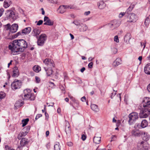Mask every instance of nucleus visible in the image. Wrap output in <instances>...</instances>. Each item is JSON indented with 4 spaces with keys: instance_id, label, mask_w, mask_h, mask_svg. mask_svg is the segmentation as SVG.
<instances>
[{
    "instance_id": "obj_1",
    "label": "nucleus",
    "mask_w": 150,
    "mask_h": 150,
    "mask_svg": "<svg viewBox=\"0 0 150 150\" xmlns=\"http://www.w3.org/2000/svg\"><path fill=\"white\" fill-rule=\"evenodd\" d=\"M26 42L23 39L15 40L10 43L8 47L11 52L14 53L22 52L27 47Z\"/></svg>"
},
{
    "instance_id": "obj_2",
    "label": "nucleus",
    "mask_w": 150,
    "mask_h": 150,
    "mask_svg": "<svg viewBox=\"0 0 150 150\" xmlns=\"http://www.w3.org/2000/svg\"><path fill=\"white\" fill-rule=\"evenodd\" d=\"M139 109L141 110L139 116L141 118H146L150 114V98L145 97L140 104Z\"/></svg>"
},
{
    "instance_id": "obj_3",
    "label": "nucleus",
    "mask_w": 150,
    "mask_h": 150,
    "mask_svg": "<svg viewBox=\"0 0 150 150\" xmlns=\"http://www.w3.org/2000/svg\"><path fill=\"white\" fill-rule=\"evenodd\" d=\"M23 98L25 100H34L35 97L33 94L31 93L30 90L29 89H25L24 91V95Z\"/></svg>"
},
{
    "instance_id": "obj_4",
    "label": "nucleus",
    "mask_w": 150,
    "mask_h": 150,
    "mask_svg": "<svg viewBox=\"0 0 150 150\" xmlns=\"http://www.w3.org/2000/svg\"><path fill=\"white\" fill-rule=\"evenodd\" d=\"M22 85L21 81L17 79H15L11 83L12 89L14 90L21 88Z\"/></svg>"
},
{
    "instance_id": "obj_5",
    "label": "nucleus",
    "mask_w": 150,
    "mask_h": 150,
    "mask_svg": "<svg viewBox=\"0 0 150 150\" xmlns=\"http://www.w3.org/2000/svg\"><path fill=\"white\" fill-rule=\"evenodd\" d=\"M138 117V113L134 112L130 113L129 115V120L128 122L130 125L133 124L136 120Z\"/></svg>"
},
{
    "instance_id": "obj_6",
    "label": "nucleus",
    "mask_w": 150,
    "mask_h": 150,
    "mask_svg": "<svg viewBox=\"0 0 150 150\" xmlns=\"http://www.w3.org/2000/svg\"><path fill=\"white\" fill-rule=\"evenodd\" d=\"M47 39V36L46 34H42L39 37L38 40V44L40 46L42 45L45 41Z\"/></svg>"
},
{
    "instance_id": "obj_7",
    "label": "nucleus",
    "mask_w": 150,
    "mask_h": 150,
    "mask_svg": "<svg viewBox=\"0 0 150 150\" xmlns=\"http://www.w3.org/2000/svg\"><path fill=\"white\" fill-rule=\"evenodd\" d=\"M120 24V21L116 20L113 21L108 24V27L113 30L116 28L118 27Z\"/></svg>"
},
{
    "instance_id": "obj_8",
    "label": "nucleus",
    "mask_w": 150,
    "mask_h": 150,
    "mask_svg": "<svg viewBox=\"0 0 150 150\" xmlns=\"http://www.w3.org/2000/svg\"><path fill=\"white\" fill-rule=\"evenodd\" d=\"M43 63L49 67H54L55 64L53 61L49 58H46L43 61Z\"/></svg>"
},
{
    "instance_id": "obj_9",
    "label": "nucleus",
    "mask_w": 150,
    "mask_h": 150,
    "mask_svg": "<svg viewBox=\"0 0 150 150\" xmlns=\"http://www.w3.org/2000/svg\"><path fill=\"white\" fill-rule=\"evenodd\" d=\"M7 13H9V18L13 20H15L18 17V15L16 14H15L13 10H8L7 11Z\"/></svg>"
},
{
    "instance_id": "obj_10",
    "label": "nucleus",
    "mask_w": 150,
    "mask_h": 150,
    "mask_svg": "<svg viewBox=\"0 0 150 150\" xmlns=\"http://www.w3.org/2000/svg\"><path fill=\"white\" fill-rule=\"evenodd\" d=\"M142 150H148L149 147V144L146 142L143 141L140 142L138 144Z\"/></svg>"
},
{
    "instance_id": "obj_11",
    "label": "nucleus",
    "mask_w": 150,
    "mask_h": 150,
    "mask_svg": "<svg viewBox=\"0 0 150 150\" xmlns=\"http://www.w3.org/2000/svg\"><path fill=\"white\" fill-rule=\"evenodd\" d=\"M72 8L71 6L66 5V6H61L59 8V12L60 13H64L67 9H70Z\"/></svg>"
},
{
    "instance_id": "obj_12",
    "label": "nucleus",
    "mask_w": 150,
    "mask_h": 150,
    "mask_svg": "<svg viewBox=\"0 0 150 150\" xmlns=\"http://www.w3.org/2000/svg\"><path fill=\"white\" fill-rule=\"evenodd\" d=\"M44 21L45 22L44 23V25H52L54 24V22L50 20L49 18L46 16L44 17Z\"/></svg>"
},
{
    "instance_id": "obj_13",
    "label": "nucleus",
    "mask_w": 150,
    "mask_h": 150,
    "mask_svg": "<svg viewBox=\"0 0 150 150\" xmlns=\"http://www.w3.org/2000/svg\"><path fill=\"white\" fill-rule=\"evenodd\" d=\"M141 137L143 140L147 141L149 139L150 136L147 132L143 131Z\"/></svg>"
},
{
    "instance_id": "obj_14",
    "label": "nucleus",
    "mask_w": 150,
    "mask_h": 150,
    "mask_svg": "<svg viewBox=\"0 0 150 150\" xmlns=\"http://www.w3.org/2000/svg\"><path fill=\"white\" fill-rule=\"evenodd\" d=\"M137 19V17L135 14L134 13H131L129 15V22H135Z\"/></svg>"
},
{
    "instance_id": "obj_15",
    "label": "nucleus",
    "mask_w": 150,
    "mask_h": 150,
    "mask_svg": "<svg viewBox=\"0 0 150 150\" xmlns=\"http://www.w3.org/2000/svg\"><path fill=\"white\" fill-rule=\"evenodd\" d=\"M18 27L17 24L15 23L12 24L10 30V32L12 33H14L17 31Z\"/></svg>"
},
{
    "instance_id": "obj_16",
    "label": "nucleus",
    "mask_w": 150,
    "mask_h": 150,
    "mask_svg": "<svg viewBox=\"0 0 150 150\" xmlns=\"http://www.w3.org/2000/svg\"><path fill=\"white\" fill-rule=\"evenodd\" d=\"M40 31L39 29L37 28H34L32 32V35L37 38H38V36L40 33Z\"/></svg>"
},
{
    "instance_id": "obj_17",
    "label": "nucleus",
    "mask_w": 150,
    "mask_h": 150,
    "mask_svg": "<svg viewBox=\"0 0 150 150\" xmlns=\"http://www.w3.org/2000/svg\"><path fill=\"white\" fill-rule=\"evenodd\" d=\"M13 74L12 76L13 77H16L18 76L19 75V71L17 67H14L13 69Z\"/></svg>"
},
{
    "instance_id": "obj_18",
    "label": "nucleus",
    "mask_w": 150,
    "mask_h": 150,
    "mask_svg": "<svg viewBox=\"0 0 150 150\" xmlns=\"http://www.w3.org/2000/svg\"><path fill=\"white\" fill-rule=\"evenodd\" d=\"M144 71L147 74H150V64L146 65L144 68Z\"/></svg>"
},
{
    "instance_id": "obj_19",
    "label": "nucleus",
    "mask_w": 150,
    "mask_h": 150,
    "mask_svg": "<svg viewBox=\"0 0 150 150\" xmlns=\"http://www.w3.org/2000/svg\"><path fill=\"white\" fill-rule=\"evenodd\" d=\"M12 4L10 0H5L4 3V6L5 8L8 7Z\"/></svg>"
},
{
    "instance_id": "obj_20",
    "label": "nucleus",
    "mask_w": 150,
    "mask_h": 150,
    "mask_svg": "<svg viewBox=\"0 0 150 150\" xmlns=\"http://www.w3.org/2000/svg\"><path fill=\"white\" fill-rule=\"evenodd\" d=\"M65 132L67 134H70L71 132V129L69 126V123L68 121L66 122Z\"/></svg>"
},
{
    "instance_id": "obj_21",
    "label": "nucleus",
    "mask_w": 150,
    "mask_h": 150,
    "mask_svg": "<svg viewBox=\"0 0 150 150\" xmlns=\"http://www.w3.org/2000/svg\"><path fill=\"white\" fill-rule=\"evenodd\" d=\"M98 8L100 9H104L106 6V4L103 1H99L98 4Z\"/></svg>"
},
{
    "instance_id": "obj_22",
    "label": "nucleus",
    "mask_w": 150,
    "mask_h": 150,
    "mask_svg": "<svg viewBox=\"0 0 150 150\" xmlns=\"http://www.w3.org/2000/svg\"><path fill=\"white\" fill-rule=\"evenodd\" d=\"M31 29L30 27H28L25 28L22 31L24 35L28 34L30 32Z\"/></svg>"
},
{
    "instance_id": "obj_23",
    "label": "nucleus",
    "mask_w": 150,
    "mask_h": 150,
    "mask_svg": "<svg viewBox=\"0 0 150 150\" xmlns=\"http://www.w3.org/2000/svg\"><path fill=\"white\" fill-rule=\"evenodd\" d=\"M122 64V60L120 58H117L114 62L113 66L116 67Z\"/></svg>"
},
{
    "instance_id": "obj_24",
    "label": "nucleus",
    "mask_w": 150,
    "mask_h": 150,
    "mask_svg": "<svg viewBox=\"0 0 150 150\" xmlns=\"http://www.w3.org/2000/svg\"><path fill=\"white\" fill-rule=\"evenodd\" d=\"M131 38V34L129 33H127L124 36V40L126 43L129 42Z\"/></svg>"
},
{
    "instance_id": "obj_25",
    "label": "nucleus",
    "mask_w": 150,
    "mask_h": 150,
    "mask_svg": "<svg viewBox=\"0 0 150 150\" xmlns=\"http://www.w3.org/2000/svg\"><path fill=\"white\" fill-rule=\"evenodd\" d=\"M100 137L95 136L93 139V141L96 144H99L101 141Z\"/></svg>"
},
{
    "instance_id": "obj_26",
    "label": "nucleus",
    "mask_w": 150,
    "mask_h": 150,
    "mask_svg": "<svg viewBox=\"0 0 150 150\" xmlns=\"http://www.w3.org/2000/svg\"><path fill=\"white\" fill-rule=\"evenodd\" d=\"M28 133L25 131H22L18 135V139L20 140L22 137H24Z\"/></svg>"
},
{
    "instance_id": "obj_27",
    "label": "nucleus",
    "mask_w": 150,
    "mask_h": 150,
    "mask_svg": "<svg viewBox=\"0 0 150 150\" xmlns=\"http://www.w3.org/2000/svg\"><path fill=\"white\" fill-rule=\"evenodd\" d=\"M52 68V67H50L48 69H47L46 68L44 67V69L46 72V74L48 76H50L52 73L53 71L51 69Z\"/></svg>"
},
{
    "instance_id": "obj_28",
    "label": "nucleus",
    "mask_w": 150,
    "mask_h": 150,
    "mask_svg": "<svg viewBox=\"0 0 150 150\" xmlns=\"http://www.w3.org/2000/svg\"><path fill=\"white\" fill-rule=\"evenodd\" d=\"M81 28H79V30L81 32H84L86 31L88 29V27L85 24H83Z\"/></svg>"
},
{
    "instance_id": "obj_29",
    "label": "nucleus",
    "mask_w": 150,
    "mask_h": 150,
    "mask_svg": "<svg viewBox=\"0 0 150 150\" xmlns=\"http://www.w3.org/2000/svg\"><path fill=\"white\" fill-rule=\"evenodd\" d=\"M91 109L95 112H98L99 110V109L98 108V106L95 104H92L91 105Z\"/></svg>"
},
{
    "instance_id": "obj_30",
    "label": "nucleus",
    "mask_w": 150,
    "mask_h": 150,
    "mask_svg": "<svg viewBox=\"0 0 150 150\" xmlns=\"http://www.w3.org/2000/svg\"><path fill=\"white\" fill-rule=\"evenodd\" d=\"M148 122L145 120H143L141 123V126L142 128H145L148 125Z\"/></svg>"
},
{
    "instance_id": "obj_31",
    "label": "nucleus",
    "mask_w": 150,
    "mask_h": 150,
    "mask_svg": "<svg viewBox=\"0 0 150 150\" xmlns=\"http://www.w3.org/2000/svg\"><path fill=\"white\" fill-rule=\"evenodd\" d=\"M19 36H24L22 31H19L16 34H14L13 35L12 37L13 38H16Z\"/></svg>"
},
{
    "instance_id": "obj_32",
    "label": "nucleus",
    "mask_w": 150,
    "mask_h": 150,
    "mask_svg": "<svg viewBox=\"0 0 150 150\" xmlns=\"http://www.w3.org/2000/svg\"><path fill=\"white\" fill-rule=\"evenodd\" d=\"M28 143L27 139L25 138H23L22 139L20 142V144L21 146H24Z\"/></svg>"
},
{
    "instance_id": "obj_33",
    "label": "nucleus",
    "mask_w": 150,
    "mask_h": 150,
    "mask_svg": "<svg viewBox=\"0 0 150 150\" xmlns=\"http://www.w3.org/2000/svg\"><path fill=\"white\" fill-rule=\"evenodd\" d=\"M29 120V119L26 118L25 119H23L22 120V123L23 124L22 126L23 127L25 126L27 124Z\"/></svg>"
},
{
    "instance_id": "obj_34",
    "label": "nucleus",
    "mask_w": 150,
    "mask_h": 150,
    "mask_svg": "<svg viewBox=\"0 0 150 150\" xmlns=\"http://www.w3.org/2000/svg\"><path fill=\"white\" fill-rule=\"evenodd\" d=\"M40 68H39V66H34L33 67V69L36 72H39L40 70Z\"/></svg>"
},
{
    "instance_id": "obj_35",
    "label": "nucleus",
    "mask_w": 150,
    "mask_h": 150,
    "mask_svg": "<svg viewBox=\"0 0 150 150\" xmlns=\"http://www.w3.org/2000/svg\"><path fill=\"white\" fill-rule=\"evenodd\" d=\"M23 105V103L21 100H18L16 103L15 105L17 107H20Z\"/></svg>"
},
{
    "instance_id": "obj_36",
    "label": "nucleus",
    "mask_w": 150,
    "mask_h": 150,
    "mask_svg": "<svg viewBox=\"0 0 150 150\" xmlns=\"http://www.w3.org/2000/svg\"><path fill=\"white\" fill-rule=\"evenodd\" d=\"M72 23L77 26L81 25L80 21L79 20H74Z\"/></svg>"
},
{
    "instance_id": "obj_37",
    "label": "nucleus",
    "mask_w": 150,
    "mask_h": 150,
    "mask_svg": "<svg viewBox=\"0 0 150 150\" xmlns=\"http://www.w3.org/2000/svg\"><path fill=\"white\" fill-rule=\"evenodd\" d=\"M54 150H60L59 143H58L54 145Z\"/></svg>"
},
{
    "instance_id": "obj_38",
    "label": "nucleus",
    "mask_w": 150,
    "mask_h": 150,
    "mask_svg": "<svg viewBox=\"0 0 150 150\" xmlns=\"http://www.w3.org/2000/svg\"><path fill=\"white\" fill-rule=\"evenodd\" d=\"M143 131H140L138 132H136L135 136L137 137H139L142 136Z\"/></svg>"
},
{
    "instance_id": "obj_39",
    "label": "nucleus",
    "mask_w": 150,
    "mask_h": 150,
    "mask_svg": "<svg viewBox=\"0 0 150 150\" xmlns=\"http://www.w3.org/2000/svg\"><path fill=\"white\" fill-rule=\"evenodd\" d=\"M6 96V94L4 92H0V99H1L4 98Z\"/></svg>"
},
{
    "instance_id": "obj_40",
    "label": "nucleus",
    "mask_w": 150,
    "mask_h": 150,
    "mask_svg": "<svg viewBox=\"0 0 150 150\" xmlns=\"http://www.w3.org/2000/svg\"><path fill=\"white\" fill-rule=\"evenodd\" d=\"M30 127L29 126H28L24 128L23 129V131H25L27 133L28 132L30 129Z\"/></svg>"
},
{
    "instance_id": "obj_41",
    "label": "nucleus",
    "mask_w": 150,
    "mask_h": 150,
    "mask_svg": "<svg viewBox=\"0 0 150 150\" xmlns=\"http://www.w3.org/2000/svg\"><path fill=\"white\" fill-rule=\"evenodd\" d=\"M149 22V17L146 18L145 20L144 23L146 26H147L148 25Z\"/></svg>"
},
{
    "instance_id": "obj_42",
    "label": "nucleus",
    "mask_w": 150,
    "mask_h": 150,
    "mask_svg": "<svg viewBox=\"0 0 150 150\" xmlns=\"http://www.w3.org/2000/svg\"><path fill=\"white\" fill-rule=\"evenodd\" d=\"M5 28L7 30H10L11 26L10 24H7L5 25Z\"/></svg>"
},
{
    "instance_id": "obj_43",
    "label": "nucleus",
    "mask_w": 150,
    "mask_h": 150,
    "mask_svg": "<svg viewBox=\"0 0 150 150\" xmlns=\"http://www.w3.org/2000/svg\"><path fill=\"white\" fill-rule=\"evenodd\" d=\"M146 44V42L144 41V42H141V45L142 47H143V49H144L145 47Z\"/></svg>"
},
{
    "instance_id": "obj_44",
    "label": "nucleus",
    "mask_w": 150,
    "mask_h": 150,
    "mask_svg": "<svg viewBox=\"0 0 150 150\" xmlns=\"http://www.w3.org/2000/svg\"><path fill=\"white\" fill-rule=\"evenodd\" d=\"M114 41L117 42H119V40L117 35H116L115 36L114 38Z\"/></svg>"
},
{
    "instance_id": "obj_45",
    "label": "nucleus",
    "mask_w": 150,
    "mask_h": 150,
    "mask_svg": "<svg viewBox=\"0 0 150 150\" xmlns=\"http://www.w3.org/2000/svg\"><path fill=\"white\" fill-rule=\"evenodd\" d=\"M52 4H56L57 3V0H48Z\"/></svg>"
},
{
    "instance_id": "obj_46",
    "label": "nucleus",
    "mask_w": 150,
    "mask_h": 150,
    "mask_svg": "<svg viewBox=\"0 0 150 150\" xmlns=\"http://www.w3.org/2000/svg\"><path fill=\"white\" fill-rule=\"evenodd\" d=\"M36 82L37 83H39L40 81V79L37 76L35 77Z\"/></svg>"
},
{
    "instance_id": "obj_47",
    "label": "nucleus",
    "mask_w": 150,
    "mask_h": 150,
    "mask_svg": "<svg viewBox=\"0 0 150 150\" xmlns=\"http://www.w3.org/2000/svg\"><path fill=\"white\" fill-rule=\"evenodd\" d=\"M93 65V63L91 62H90L88 64V66L89 68H92Z\"/></svg>"
},
{
    "instance_id": "obj_48",
    "label": "nucleus",
    "mask_w": 150,
    "mask_h": 150,
    "mask_svg": "<svg viewBox=\"0 0 150 150\" xmlns=\"http://www.w3.org/2000/svg\"><path fill=\"white\" fill-rule=\"evenodd\" d=\"M4 11V10L3 8H2L0 9V17L2 16L3 14V13Z\"/></svg>"
},
{
    "instance_id": "obj_49",
    "label": "nucleus",
    "mask_w": 150,
    "mask_h": 150,
    "mask_svg": "<svg viewBox=\"0 0 150 150\" xmlns=\"http://www.w3.org/2000/svg\"><path fill=\"white\" fill-rule=\"evenodd\" d=\"M43 21L42 20H39L38 22L37 25H41L43 23Z\"/></svg>"
},
{
    "instance_id": "obj_50",
    "label": "nucleus",
    "mask_w": 150,
    "mask_h": 150,
    "mask_svg": "<svg viewBox=\"0 0 150 150\" xmlns=\"http://www.w3.org/2000/svg\"><path fill=\"white\" fill-rule=\"evenodd\" d=\"M125 14V12H121L119 14V17L120 18H122Z\"/></svg>"
},
{
    "instance_id": "obj_51",
    "label": "nucleus",
    "mask_w": 150,
    "mask_h": 150,
    "mask_svg": "<svg viewBox=\"0 0 150 150\" xmlns=\"http://www.w3.org/2000/svg\"><path fill=\"white\" fill-rule=\"evenodd\" d=\"M42 115L41 114H38L37 115H36V116L35 117V120H37L40 117H42Z\"/></svg>"
},
{
    "instance_id": "obj_52",
    "label": "nucleus",
    "mask_w": 150,
    "mask_h": 150,
    "mask_svg": "<svg viewBox=\"0 0 150 150\" xmlns=\"http://www.w3.org/2000/svg\"><path fill=\"white\" fill-rule=\"evenodd\" d=\"M74 104L75 105V106L76 107L79 105V102L77 100H76L74 103Z\"/></svg>"
},
{
    "instance_id": "obj_53",
    "label": "nucleus",
    "mask_w": 150,
    "mask_h": 150,
    "mask_svg": "<svg viewBox=\"0 0 150 150\" xmlns=\"http://www.w3.org/2000/svg\"><path fill=\"white\" fill-rule=\"evenodd\" d=\"M86 138V136L84 134L82 135L81 139L83 141H84Z\"/></svg>"
},
{
    "instance_id": "obj_54",
    "label": "nucleus",
    "mask_w": 150,
    "mask_h": 150,
    "mask_svg": "<svg viewBox=\"0 0 150 150\" xmlns=\"http://www.w3.org/2000/svg\"><path fill=\"white\" fill-rule=\"evenodd\" d=\"M136 133V132L134 130H132L131 132L132 135L134 136H135Z\"/></svg>"
},
{
    "instance_id": "obj_55",
    "label": "nucleus",
    "mask_w": 150,
    "mask_h": 150,
    "mask_svg": "<svg viewBox=\"0 0 150 150\" xmlns=\"http://www.w3.org/2000/svg\"><path fill=\"white\" fill-rule=\"evenodd\" d=\"M81 100L82 102H84L86 101V98L85 96H83L81 98Z\"/></svg>"
},
{
    "instance_id": "obj_56",
    "label": "nucleus",
    "mask_w": 150,
    "mask_h": 150,
    "mask_svg": "<svg viewBox=\"0 0 150 150\" xmlns=\"http://www.w3.org/2000/svg\"><path fill=\"white\" fill-rule=\"evenodd\" d=\"M90 13V11H88L85 12L84 13V15L86 16H87Z\"/></svg>"
},
{
    "instance_id": "obj_57",
    "label": "nucleus",
    "mask_w": 150,
    "mask_h": 150,
    "mask_svg": "<svg viewBox=\"0 0 150 150\" xmlns=\"http://www.w3.org/2000/svg\"><path fill=\"white\" fill-rule=\"evenodd\" d=\"M147 89L148 91L150 93V83L148 85Z\"/></svg>"
},
{
    "instance_id": "obj_58",
    "label": "nucleus",
    "mask_w": 150,
    "mask_h": 150,
    "mask_svg": "<svg viewBox=\"0 0 150 150\" xmlns=\"http://www.w3.org/2000/svg\"><path fill=\"white\" fill-rule=\"evenodd\" d=\"M85 68L84 67H83L82 69H81L80 71L81 72H83L85 70Z\"/></svg>"
},
{
    "instance_id": "obj_59",
    "label": "nucleus",
    "mask_w": 150,
    "mask_h": 150,
    "mask_svg": "<svg viewBox=\"0 0 150 150\" xmlns=\"http://www.w3.org/2000/svg\"><path fill=\"white\" fill-rule=\"evenodd\" d=\"M46 146L47 149H49L50 147V144L49 143L47 144L46 145Z\"/></svg>"
},
{
    "instance_id": "obj_60",
    "label": "nucleus",
    "mask_w": 150,
    "mask_h": 150,
    "mask_svg": "<svg viewBox=\"0 0 150 150\" xmlns=\"http://www.w3.org/2000/svg\"><path fill=\"white\" fill-rule=\"evenodd\" d=\"M41 9V10L42 11V15H44L45 14V11H44L43 8H42Z\"/></svg>"
},
{
    "instance_id": "obj_61",
    "label": "nucleus",
    "mask_w": 150,
    "mask_h": 150,
    "mask_svg": "<svg viewBox=\"0 0 150 150\" xmlns=\"http://www.w3.org/2000/svg\"><path fill=\"white\" fill-rule=\"evenodd\" d=\"M69 35L71 36V40H73V39H74V37L73 35H72L71 33H70Z\"/></svg>"
},
{
    "instance_id": "obj_62",
    "label": "nucleus",
    "mask_w": 150,
    "mask_h": 150,
    "mask_svg": "<svg viewBox=\"0 0 150 150\" xmlns=\"http://www.w3.org/2000/svg\"><path fill=\"white\" fill-rule=\"evenodd\" d=\"M67 145L69 146H71L72 145V143L71 142H69L67 143Z\"/></svg>"
},
{
    "instance_id": "obj_63",
    "label": "nucleus",
    "mask_w": 150,
    "mask_h": 150,
    "mask_svg": "<svg viewBox=\"0 0 150 150\" xmlns=\"http://www.w3.org/2000/svg\"><path fill=\"white\" fill-rule=\"evenodd\" d=\"M138 59L139 60L140 62H141L142 59V57L141 56H139L138 58Z\"/></svg>"
},
{
    "instance_id": "obj_64",
    "label": "nucleus",
    "mask_w": 150,
    "mask_h": 150,
    "mask_svg": "<svg viewBox=\"0 0 150 150\" xmlns=\"http://www.w3.org/2000/svg\"><path fill=\"white\" fill-rule=\"evenodd\" d=\"M132 9V8L129 6L127 9V11H130Z\"/></svg>"
}]
</instances>
